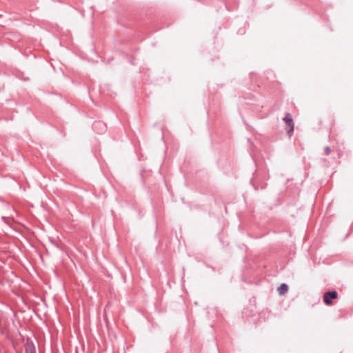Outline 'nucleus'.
<instances>
[{"instance_id":"f257e3e1","label":"nucleus","mask_w":353,"mask_h":353,"mask_svg":"<svg viewBox=\"0 0 353 353\" xmlns=\"http://www.w3.org/2000/svg\"><path fill=\"white\" fill-rule=\"evenodd\" d=\"M283 121H285V123H286V125L288 127V129H287L288 134L290 136H292V132L294 131V121H293L292 115L290 113H288L285 115V117H284Z\"/></svg>"},{"instance_id":"f03ea898","label":"nucleus","mask_w":353,"mask_h":353,"mask_svg":"<svg viewBox=\"0 0 353 353\" xmlns=\"http://www.w3.org/2000/svg\"><path fill=\"white\" fill-rule=\"evenodd\" d=\"M338 293L336 291L326 292L323 295V301L326 305H330L332 304V300L336 299Z\"/></svg>"},{"instance_id":"7ed1b4c3","label":"nucleus","mask_w":353,"mask_h":353,"mask_svg":"<svg viewBox=\"0 0 353 353\" xmlns=\"http://www.w3.org/2000/svg\"><path fill=\"white\" fill-rule=\"evenodd\" d=\"M288 290V287L286 284H281L278 288V292L281 295L285 294Z\"/></svg>"},{"instance_id":"20e7f679","label":"nucleus","mask_w":353,"mask_h":353,"mask_svg":"<svg viewBox=\"0 0 353 353\" xmlns=\"http://www.w3.org/2000/svg\"><path fill=\"white\" fill-rule=\"evenodd\" d=\"M26 353H36L34 347L32 343H28L26 347Z\"/></svg>"},{"instance_id":"39448f33","label":"nucleus","mask_w":353,"mask_h":353,"mask_svg":"<svg viewBox=\"0 0 353 353\" xmlns=\"http://www.w3.org/2000/svg\"><path fill=\"white\" fill-rule=\"evenodd\" d=\"M324 151H325V154L326 155H329L330 154V147H328V146L325 147V149H324Z\"/></svg>"}]
</instances>
